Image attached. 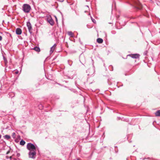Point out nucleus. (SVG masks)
Masks as SVG:
<instances>
[{
    "label": "nucleus",
    "mask_w": 160,
    "mask_h": 160,
    "mask_svg": "<svg viewBox=\"0 0 160 160\" xmlns=\"http://www.w3.org/2000/svg\"><path fill=\"white\" fill-rule=\"evenodd\" d=\"M31 9V6L28 4H24L22 6V10L26 13H29Z\"/></svg>",
    "instance_id": "f257e3e1"
},
{
    "label": "nucleus",
    "mask_w": 160,
    "mask_h": 160,
    "mask_svg": "<svg viewBox=\"0 0 160 160\" xmlns=\"http://www.w3.org/2000/svg\"><path fill=\"white\" fill-rule=\"evenodd\" d=\"M47 21L52 26L54 24V22L51 15H47L46 16Z\"/></svg>",
    "instance_id": "f03ea898"
},
{
    "label": "nucleus",
    "mask_w": 160,
    "mask_h": 160,
    "mask_svg": "<svg viewBox=\"0 0 160 160\" xmlns=\"http://www.w3.org/2000/svg\"><path fill=\"white\" fill-rule=\"evenodd\" d=\"M27 148L30 151L32 150H36V148L34 144L31 143H28L27 146Z\"/></svg>",
    "instance_id": "7ed1b4c3"
},
{
    "label": "nucleus",
    "mask_w": 160,
    "mask_h": 160,
    "mask_svg": "<svg viewBox=\"0 0 160 160\" xmlns=\"http://www.w3.org/2000/svg\"><path fill=\"white\" fill-rule=\"evenodd\" d=\"M36 150L30 151L28 153L29 157L30 158L35 159L36 158Z\"/></svg>",
    "instance_id": "20e7f679"
},
{
    "label": "nucleus",
    "mask_w": 160,
    "mask_h": 160,
    "mask_svg": "<svg viewBox=\"0 0 160 160\" xmlns=\"http://www.w3.org/2000/svg\"><path fill=\"white\" fill-rule=\"evenodd\" d=\"M27 26L28 27L29 32L30 33H32V25L29 22H27Z\"/></svg>",
    "instance_id": "39448f33"
},
{
    "label": "nucleus",
    "mask_w": 160,
    "mask_h": 160,
    "mask_svg": "<svg viewBox=\"0 0 160 160\" xmlns=\"http://www.w3.org/2000/svg\"><path fill=\"white\" fill-rule=\"evenodd\" d=\"M131 58H139L140 55L138 54H131L128 55Z\"/></svg>",
    "instance_id": "423d86ee"
},
{
    "label": "nucleus",
    "mask_w": 160,
    "mask_h": 160,
    "mask_svg": "<svg viewBox=\"0 0 160 160\" xmlns=\"http://www.w3.org/2000/svg\"><path fill=\"white\" fill-rule=\"evenodd\" d=\"M57 46L56 44H54V45L51 48L50 51V54H51L53 52L54 50L56 48Z\"/></svg>",
    "instance_id": "0eeeda50"
},
{
    "label": "nucleus",
    "mask_w": 160,
    "mask_h": 160,
    "mask_svg": "<svg viewBox=\"0 0 160 160\" xmlns=\"http://www.w3.org/2000/svg\"><path fill=\"white\" fill-rule=\"evenodd\" d=\"M16 32L17 35H20L22 33V30L20 28H18L16 29Z\"/></svg>",
    "instance_id": "6e6552de"
},
{
    "label": "nucleus",
    "mask_w": 160,
    "mask_h": 160,
    "mask_svg": "<svg viewBox=\"0 0 160 160\" xmlns=\"http://www.w3.org/2000/svg\"><path fill=\"white\" fill-rule=\"evenodd\" d=\"M97 42L99 43H102L103 42V40L101 38H98L97 40Z\"/></svg>",
    "instance_id": "1a4fd4ad"
},
{
    "label": "nucleus",
    "mask_w": 160,
    "mask_h": 160,
    "mask_svg": "<svg viewBox=\"0 0 160 160\" xmlns=\"http://www.w3.org/2000/svg\"><path fill=\"white\" fill-rule=\"evenodd\" d=\"M33 49L37 52H39L40 51V48L37 47H35Z\"/></svg>",
    "instance_id": "9d476101"
},
{
    "label": "nucleus",
    "mask_w": 160,
    "mask_h": 160,
    "mask_svg": "<svg viewBox=\"0 0 160 160\" xmlns=\"http://www.w3.org/2000/svg\"><path fill=\"white\" fill-rule=\"evenodd\" d=\"M68 34L70 37H73V33L72 32H68Z\"/></svg>",
    "instance_id": "9b49d317"
},
{
    "label": "nucleus",
    "mask_w": 160,
    "mask_h": 160,
    "mask_svg": "<svg viewBox=\"0 0 160 160\" xmlns=\"http://www.w3.org/2000/svg\"><path fill=\"white\" fill-rule=\"evenodd\" d=\"M156 116H160V110H158L155 113Z\"/></svg>",
    "instance_id": "f8f14e48"
},
{
    "label": "nucleus",
    "mask_w": 160,
    "mask_h": 160,
    "mask_svg": "<svg viewBox=\"0 0 160 160\" xmlns=\"http://www.w3.org/2000/svg\"><path fill=\"white\" fill-rule=\"evenodd\" d=\"M4 137L5 139H7V140H8L10 138V136L7 135H5Z\"/></svg>",
    "instance_id": "ddd939ff"
},
{
    "label": "nucleus",
    "mask_w": 160,
    "mask_h": 160,
    "mask_svg": "<svg viewBox=\"0 0 160 160\" xmlns=\"http://www.w3.org/2000/svg\"><path fill=\"white\" fill-rule=\"evenodd\" d=\"M25 143V142L23 140H21L20 142V144L21 145H24Z\"/></svg>",
    "instance_id": "4468645a"
},
{
    "label": "nucleus",
    "mask_w": 160,
    "mask_h": 160,
    "mask_svg": "<svg viewBox=\"0 0 160 160\" xmlns=\"http://www.w3.org/2000/svg\"><path fill=\"white\" fill-rule=\"evenodd\" d=\"M91 19L92 20V21L93 22H94V23H96V20L92 18V17H91Z\"/></svg>",
    "instance_id": "2eb2a0df"
},
{
    "label": "nucleus",
    "mask_w": 160,
    "mask_h": 160,
    "mask_svg": "<svg viewBox=\"0 0 160 160\" xmlns=\"http://www.w3.org/2000/svg\"><path fill=\"white\" fill-rule=\"evenodd\" d=\"M136 4L138 6L140 7H140H141V4H140V3H136Z\"/></svg>",
    "instance_id": "dca6fc26"
},
{
    "label": "nucleus",
    "mask_w": 160,
    "mask_h": 160,
    "mask_svg": "<svg viewBox=\"0 0 160 160\" xmlns=\"http://www.w3.org/2000/svg\"><path fill=\"white\" fill-rule=\"evenodd\" d=\"M109 68H112V69L111 70H113V67H112V66H111H111H110L109 67Z\"/></svg>",
    "instance_id": "f3484780"
},
{
    "label": "nucleus",
    "mask_w": 160,
    "mask_h": 160,
    "mask_svg": "<svg viewBox=\"0 0 160 160\" xmlns=\"http://www.w3.org/2000/svg\"><path fill=\"white\" fill-rule=\"evenodd\" d=\"M2 39V37L1 36H0V41H1Z\"/></svg>",
    "instance_id": "a211bd4d"
},
{
    "label": "nucleus",
    "mask_w": 160,
    "mask_h": 160,
    "mask_svg": "<svg viewBox=\"0 0 160 160\" xmlns=\"http://www.w3.org/2000/svg\"><path fill=\"white\" fill-rule=\"evenodd\" d=\"M18 71H16V72H15V73L16 74H18Z\"/></svg>",
    "instance_id": "6ab92c4d"
},
{
    "label": "nucleus",
    "mask_w": 160,
    "mask_h": 160,
    "mask_svg": "<svg viewBox=\"0 0 160 160\" xmlns=\"http://www.w3.org/2000/svg\"><path fill=\"white\" fill-rule=\"evenodd\" d=\"M55 18H56V20L57 21V17H55Z\"/></svg>",
    "instance_id": "aec40b11"
},
{
    "label": "nucleus",
    "mask_w": 160,
    "mask_h": 160,
    "mask_svg": "<svg viewBox=\"0 0 160 160\" xmlns=\"http://www.w3.org/2000/svg\"><path fill=\"white\" fill-rule=\"evenodd\" d=\"M1 138V135L0 134V139Z\"/></svg>",
    "instance_id": "412c9836"
},
{
    "label": "nucleus",
    "mask_w": 160,
    "mask_h": 160,
    "mask_svg": "<svg viewBox=\"0 0 160 160\" xmlns=\"http://www.w3.org/2000/svg\"><path fill=\"white\" fill-rule=\"evenodd\" d=\"M86 7H87L88 8H88V6H86Z\"/></svg>",
    "instance_id": "4be33fe9"
},
{
    "label": "nucleus",
    "mask_w": 160,
    "mask_h": 160,
    "mask_svg": "<svg viewBox=\"0 0 160 160\" xmlns=\"http://www.w3.org/2000/svg\"><path fill=\"white\" fill-rule=\"evenodd\" d=\"M77 160H80V159H77Z\"/></svg>",
    "instance_id": "5701e85b"
}]
</instances>
